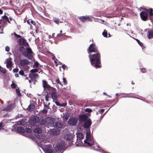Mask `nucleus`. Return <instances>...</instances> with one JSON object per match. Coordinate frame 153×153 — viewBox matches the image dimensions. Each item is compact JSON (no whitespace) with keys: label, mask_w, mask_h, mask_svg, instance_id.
Returning <instances> with one entry per match:
<instances>
[{"label":"nucleus","mask_w":153,"mask_h":153,"mask_svg":"<svg viewBox=\"0 0 153 153\" xmlns=\"http://www.w3.org/2000/svg\"><path fill=\"white\" fill-rule=\"evenodd\" d=\"M62 67L64 70L66 68V66L64 64L62 65Z\"/></svg>","instance_id":"60"},{"label":"nucleus","mask_w":153,"mask_h":153,"mask_svg":"<svg viewBox=\"0 0 153 153\" xmlns=\"http://www.w3.org/2000/svg\"><path fill=\"white\" fill-rule=\"evenodd\" d=\"M34 132L36 133L40 134L42 132V130L40 128H35L34 130Z\"/></svg>","instance_id":"29"},{"label":"nucleus","mask_w":153,"mask_h":153,"mask_svg":"<svg viewBox=\"0 0 153 153\" xmlns=\"http://www.w3.org/2000/svg\"><path fill=\"white\" fill-rule=\"evenodd\" d=\"M45 100L47 101H49L48 99L49 98L51 97V93L50 92V91H48L47 92V94L45 96Z\"/></svg>","instance_id":"25"},{"label":"nucleus","mask_w":153,"mask_h":153,"mask_svg":"<svg viewBox=\"0 0 153 153\" xmlns=\"http://www.w3.org/2000/svg\"><path fill=\"white\" fill-rule=\"evenodd\" d=\"M39 65V63L37 62H35L34 65H33V67L37 68L38 67Z\"/></svg>","instance_id":"38"},{"label":"nucleus","mask_w":153,"mask_h":153,"mask_svg":"<svg viewBox=\"0 0 153 153\" xmlns=\"http://www.w3.org/2000/svg\"><path fill=\"white\" fill-rule=\"evenodd\" d=\"M149 14L151 16H152L153 15V10L152 8L149 9Z\"/></svg>","instance_id":"30"},{"label":"nucleus","mask_w":153,"mask_h":153,"mask_svg":"<svg viewBox=\"0 0 153 153\" xmlns=\"http://www.w3.org/2000/svg\"><path fill=\"white\" fill-rule=\"evenodd\" d=\"M19 71V69L18 68H15L13 70V71L14 73H17Z\"/></svg>","instance_id":"52"},{"label":"nucleus","mask_w":153,"mask_h":153,"mask_svg":"<svg viewBox=\"0 0 153 153\" xmlns=\"http://www.w3.org/2000/svg\"><path fill=\"white\" fill-rule=\"evenodd\" d=\"M77 141L75 142V143H76V145L77 146H79L81 145L82 143V141L81 140V142L79 141V139H77Z\"/></svg>","instance_id":"31"},{"label":"nucleus","mask_w":153,"mask_h":153,"mask_svg":"<svg viewBox=\"0 0 153 153\" xmlns=\"http://www.w3.org/2000/svg\"><path fill=\"white\" fill-rule=\"evenodd\" d=\"M19 64L21 66H24L28 65L29 62L27 59H23L20 61Z\"/></svg>","instance_id":"17"},{"label":"nucleus","mask_w":153,"mask_h":153,"mask_svg":"<svg viewBox=\"0 0 153 153\" xmlns=\"http://www.w3.org/2000/svg\"><path fill=\"white\" fill-rule=\"evenodd\" d=\"M17 130L19 132L24 133L25 132V130L22 127H18L17 128Z\"/></svg>","instance_id":"28"},{"label":"nucleus","mask_w":153,"mask_h":153,"mask_svg":"<svg viewBox=\"0 0 153 153\" xmlns=\"http://www.w3.org/2000/svg\"><path fill=\"white\" fill-rule=\"evenodd\" d=\"M64 138L67 141L71 140L73 138L72 135L70 134H67L65 135Z\"/></svg>","instance_id":"22"},{"label":"nucleus","mask_w":153,"mask_h":153,"mask_svg":"<svg viewBox=\"0 0 153 153\" xmlns=\"http://www.w3.org/2000/svg\"><path fill=\"white\" fill-rule=\"evenodd\" d=\"M39 120L38 117L34 116L30 118L29 122L31 125L34 126L38 123Z\"/></svg>","instance_id":"5"},{"label":"nucleus","mask_w":153,"mask_h":153,"mask_svg":"<svg viewBox=\"0 0 153 153\" xmlns=\"http://www.w3.org/2000/svg\"><path fill=\"white\" fill-rule=\"evenodd\" d=\"M39 122L41 125L45 126L47 125L46 122H45V119H44L43 118H41L39 120Z\"/></svg>","instance_id":"27"},{"label":"nucleus","mask_w":153,"mask_h":153,"mask_svg":"<svg viewBox=\"0 0 153 153\" xmlns=\"http://www.w3.org/2000/svg\"><path fill=\"white\" fill-rule=\"evenodd\" d=\"M83 127L86 129L88 128L92 124V121L90 118H88L87 120L84 122Z\"/></svg>","instance_id":"10"},{"label":"nucleus","mask_w":153,"mask_h":153,"mask_svg":"<svg viewBox=\"0 0 153 153\" xmlns=\"http://www.w3.org/2000/svg\"><path fill=\"white\" fill-rule=\"evenodd\" d=\"M51 90L50 91V92L51 94V98L53 99V101L55 100H57L58 98V95L56 93V89L55 88H51Z\"/></svg>","instance_id":"4"},{"label":"nucleus","mask_w":153,"mask_h":153,"mask_svg":"<svg viewBox=\"0 0 153 153\" xmlns=\"http://www.w3.org/2000/svg\"><path fill=\"white\" fill-rule=\"evenodd\" d=\"M26 50L27 52H24L23 55L24 56H27L29 59L31 60L33 57L32 54L33 53V52L31 48L29 47L27 48Z\"/></svg>","instance_id":"2"},{"label":"nucleus","mask_w":153,"mask_h":153,"mask_svg":"<svg viewBox=\"0 0 153 153\" xmlns=\"http://www.w3.org/2000/svg\"><path fill=\"white\" fill-rule=\"evenodd\" d=\"M48 112V111L46 109H43L42 111V113H43V114H47V113Z\"/></svg>","instance_id":"49"},{"label":"nucleus","mask_w":153,"mask_h":153,"mask_svg":"<svg viewBox=\"0 0 153 153\" xmlns=\"http://www.w3.org/2000/svg\"><path fill=\"white\" fill-rule=\"evenodd\" d=\"M25 49V48L24 47L22 46L19 47V50L20 51L22 52Z\"/></svg>","instance_id":"45"},{"label":"nucleus","mask_w":153,"mask_h":153,"mask_svg":"<svg viewBox=\"0 0 153 153\" xmlns=\"http://www.w3.org/2000/svg\"><path fill=\"white\" fill-rule=\"evenodd\" d=\"M102 34L104 37H107V32L105 30L103 32Z\"/></svg>","instance_id":"37"},{"label":"nucleus","mask_w":153,"mask_h":153,"mask_svg":"<svg viewBox=\"0 0 153 153\" xmlns=\"http://www.w3.org/2000/svg\"><path fill=\"white\" fill-rule=\"evenodd\" d=\"M14 34L17 38H20L21 37V36L20 35L17 34L15 32L14 33Z\"/></svg>","instance_id":"44"},{"label":"nucleus","mask_w":153,"mask_h":153,"mask_svg":"<svg viewBox=\"0 0 153 153\" xmlns=\"http://www.w3.org/2000/svg\"><path fill=\"white\" fill-rule=\"evenodd\" d=\"M141 71L143 73H145L146 72V70L145 68H142L141 69Z\"/></svg>","instance_id":"57"},{"label":"nucleus","mask_w":153,"mask_h":153,"mask_svg":"<svg viewBox=\"0 0 153 153\" xmlns=\"http://www.w3.org/2000/svg\"><path fill=\"white\" fill-rule=\"evenodd\" d=\"M38 71V70L37 68H35L34 69H32L30 71V72L32 73H34L36 72H37Z\"/></svg>","instance_id":"35"},{"label":"nucleus","mask_w":153,"mask_h":153,"mask_svg":"<svg viewBox=\"0 0 153 153\" xmlns=\"http://www.w3.org/2000/svg\"><path fill=\"white\" fill-rule=\"evenodd\" d=\"M39 75L37 74L36 73H31L29 75V77L33 80H35L36 78L38 77Z\"/></svg>","instance_id":"20"},{"label":"nucleus","mask_w":153,"mask_h":153,"mask_svg":"<svg viewBox=\"0 0 153 153\" xmlns=\"http://www.w3.org/2000/svg\"><path fill=\"white\" fill-rule=\"evenodd\" d=\"M64 119V120L65 121H66L68 119V116H65Z\"/></svg>","instance_id":"61"},{"label":"nucleus","mask_w":153,"mask_h":153,"mask_svg":"<svg viewBox=\"0 0 153 153\" xmlns=\"http://www.w3.org/2000/svg\"><path fill=\"white\" fill-rule=\"evenodd\" d=\"M104 109H101L100 110V111H99L100 112V113L102 114L103 112L104 111Z\"/></svg>","instance_id":"59"},{"label":"nucleus","mask_w":153,"mask_h":153,"mask_svg":"<svg viewBox=\"0 0 153 153\" xmlns=\"http://www.w3.org/2000/svg\"><path fill=\"white\" fill-rule=\"evenodd\" d=\"M16 92L17 94L18 95V96H21V94L19 91V89L17 88L16 89Z\"/></svg>","instance_id":"36"},{"label":"nucleus","mask_w":153,"mask_h":153,"mask_svg":"<svg viewBox=\"0 0 153 153\" xmlns=\"http://www.w3.org/2000/svg\"><path fill=\"white\" fill-rule=\"evenodd\" d=\"M148 38L149 39L153 38V30H152L148 31L147 34Z\"/></svg>","instance_id":"24"},{"label":"nucleus","mask_w":153,"mask_h":153,"mask_svg":"<svg viewBox=\"0 0 153 153\" xmlns=\"http://www.w3.org/2000/svg\"><path fill=\"white\" fill-rule=\"evenodd\" d=\"M66 105V104L65 103H63L62 105H61L60 106H65Z\"/></svg>","instance_id":"63"},{"label":"nucleus","mask_w":153,"mask_h":153,"mask_svg":"<svg viewBox=\"0 0 153 153\" xmlns=\"http://www.w3.org/2000/svg\"><path fill=\"white\" fill-rule=\"evenodd\" d=\"M25 132L27 133H31L32 132V130L29 128H26L25 130Z\"/></svg>","instance_id":"32"},{"label":"nucleus","mask_w":153,"mask_h":153,"mask_svg":"<svg viewBox=\"0 0 153 153\" xmlns=\"http://www.w3.org/2000/svg\"><path fill=\"white\" fill-rule=\"evenodd\" d=\"M44 108L46 110L48 109L49 108V107L46 104H44Z\"/></svg>","instance_id":"48"},{"label":"nucleus","mask_w":153,"mask_h":153,"mask_svg":"<svg viewBox=\"0 0 153 153\" xmlns=\"http://www.w3.org/2000/svg\"><path fill=\"white\" fill-rule=\"evenodd\" d=\"M78 117L79 122L80 123H83L88 119V116L86 114H79Z\"/></svg>","instance_id":"8"},{"label":"nucleus","mask_w":153,"mask_h":153,"mask_svg":"<svg viewBox=\"0 0 153 153\" xmlns=\"http://www.w3.org/2000/svg\"><path fill=\"white\" fill-rule=\"evenodd\" d=\"M85 111L86 112L90 113L92 111V110L90 108H87L85 109Z\"/></svg>","instance_id":"40"},{"label":"nucleus","mask_w":153,"mask_h":153,"mask_svg":"<svg viewBox=\"0 0 153 153\" xmlns=\"http://www.w3.org/2000/svg\"><path fill=\"white\" fill-rule=\"evenodd\" d=\"M16 85L13 82L12 83L11 85V87L12 88H15L16 87Z\"/></svg>","instance_id":"34"},{"label":"nucleus","mask_w":153,"mask_h":153,"mask_svg":"<svg viewBox=\"0 0 153 153\" xmlns=\"http://www.w3.org/2000/svg\"><path fill=\"white\" fill-rule=\"evenodd\" d=\"M5 50L7 52H9L10 50V47L8 46H7L5 48Z\"/></svg>","instance_id":"54"},{"label":"nucleus","mask_w":153,"mask_h":153,"mask_svg":"<svg viewBox=\"0 0 153 153\" xmlns=\"http://www.w3.org/2000/svg\"><path fill=\"white\" fill-rule=\"evenodd\" d=\"M54 119L51 117H48L45 119V122L47 125V124H51L53 125Z\"/></svg>","instance_id":"18"},{"label":"nucleus","mask_w":153,"mask_h":153,"mask_svg":"<svg viewBox=\"0 0 153 153\" xmlns=\"http://www.w3.org/2000/svg\"><path fill=\"white\" fill-rule=\"evenodd\" d=\"M19 74L22 76L25 75L24 72L23 71L21 70L19 72Z\"/></svg>","instance_id":"46"},{"label":"nucleus","mask_w":153,"mask_h":153,"mask_svg":"<svg viewBox=\"0 0 153 153\" xmlns=\"http://www.w3.org/2000/svg\"><path fill=\"white\" fill-rule=\"evenodd\" d=\"M57 60H58L57 59H56V60H55L54 61V63L56 64V66H57L58 65L57 62L56 61H57Z\"/></svg>","instance_id":"58"},{"label":"nucleus","mask_w":153,"mask_h":153,"mask_svg":"<svg viewBox=\"0 0 153 153\" xmlns=\"http://www.w3.org/2000/svg\"><path fill=\"white\" fill-rule=\"evenodd\" d=\"M4 126V124L1 122L0 123V129L2 128V127H3Z\"/></svg>","instance_id":"51"},{"label":"nucleus","mask_w":153,"mask_h":153,"mask_svg":"<svg viewBox=\"0 0 153 153\" xmlns=\"http://www.w3.org/2000/svg\"><path fill=\"white\" fill-rule=\"evenodd\" d=\"M77 139H79V141L81 142V140L84 138L83 134L81 133H79L77 135Z\"/></svg>","instance_id":"26"},{"label":"nucleus","mask_w":153,"mask_h":153,"mask_svg":"<svg viewBox=\"0 0 153 153\" xmlns=\"http://www.w3.org/2000/svg\"><path fill=\"white\" fill-rule=\"evenodd\" d=\"M12 59L11 57L6 59V67L7 68H10L12 65V62L11 61Z\"/></svg>","instance_id":"19"},{"label":"nucleus","mask_w":153,"mask_h":153,"mask_svg":"<svg viewBox=\"0 0 153 153\" xmlns=\"http://www.w3.org/2000/svg\"><path fill=\"white\" fill-rule=\"evenodd\" d=\"M53 126L56 128H61L63 126V124L60 122L54 123H53Z\"/></svg>","instance_id":"21"},{"label":"nucleus","mask_w":153,"mask_h":153,"mask_svg":"<svg viewBox=\"0 0 153 153\" xmlns=\"http://www.w3.org/2000/svg\"><path fill=\"white\" fill-rule=\"evenodd\" d=\"M0 71L4 74H5L6 72V70L4 68H2L1 69H0Z\"/></svg>","instance_id":"33"},{"label":"nucleus","mask_w":153,"mask_h":153,"mask_svg":"<svg viewBox=\"0 0 153 153\" xmlns=\"http://www.w3.org/2000/svg\"><path fill=\"white\" fill-rule=\"evenodd\" d=\"M3 18V19H6V21L7 20H8V19H9L7 17V16H5V15H4V16L3 17H2Z\"/></svg>","instance_id":"56"},{"label":"nucleus","mask_w":153,"mask_h":153,"mask_svg":"<svg viewBox=\"0 0 153 153\" xmlns=\"http://www.w3.org/2000/svg\"><path fill=\"white\" fill-rule=\"evenodd\" d=\"M35 109V106L32 103L30 104L27 108L28 111H33Z\"/></svg>","instance_id":"23"},{"label":"nucleus","mask_w":153,"mask_h":153,"mask_svg":"<svg viewBox=\"0 0 153 153\" xmlns=\"http://www.w3.org/2000/svg\"><path fill=\"white\" fill-rule=\"evenodd\" d=\"M140 16L142 20L146 21L148 20V15L146 13L143 11H142L140 13Z\"/></svg>","instance_id":"12"},{"label":"nucleus","mask_w":153,"mask_h":153,"mask_svg":"<svg viewBox=\"0 0 153 153\" xmlns=\"http://www.w3.org/2000/svg\"><path fill=\"white\" fill-rule=\"evenodd\" d=\"M65 33H58L56 37H59L61 36H64L65 35Z\"/></svg>","instance_id":"47"},{"label":"nucleus","mask_w":153,"mask_h":153,"mask_svg":"<svg viewBox=\"0 0 153 153\" xmlns=\"http://www.w3.org/2000/svg\"><path fill=\"white\" fill-rule=\"evenodd\" d=\"M78 118L75 117H71L68 120V124L70 126L76 125L77 123Z\"/></svg>","instance_id":"7"},{"label":"nucleus","mask_w":153,"mask_h":153,"mask_svg":"<svg viewBox=\"0 0 153 153\" xmlns=\"http://www.w3.org/2000/svg\"><path fill=\"white\" fill-rule=\"evenodd\" d=\"M30 19H28V20H27V23H28V24L29 25H30Z\"/></svg>","instance_id":"62"},{"label":"nucleus","mask_w":153,"mask_h":153,"mask_svg":"<svg viewBox=\"0 0 153 153\" xmlns=\"http://www.w3.org/2000/svg\"><path fill=\"white\" fill-rule=\"evenodd\" d=\"M63 82H64V85H66L68 84V82L65 78H63Z\"/></svg>","instance_id":"41"},{"label":"nucleus","mask_w":153,"mask_h":153,"mask_svg":"<svg viewBox=\"0 0 153 153\" xmlns=\"http://www.w3.org/2000/svg\"><path fill=\"white\" fill-rule=\"evenodd\" d=\"M136 40L137 41V42L138 43L139 45L141 46V47H142L143 46V44L142 43V42H141L138 39H136Z\"/></svg>","instance_id":"39"},{"label":"nucleus","mask_w":153,"mask_h":153,"mask_svg":"<svg viewBox=\"0 0 153 153\" xmlns=\"http://www.w3.org/2000/svg\"><path fill=\"white\" fill-rule=\"evenodd\" d=\"M42 86L44 89H48V91H50L51 90V88H53V87H51L50 85L48 84L47 82L45 80H43Z\"/></svg>","instance_id":"16"},{"label":"nucleus","mask_w":153,"mask_h":153,"mask_svg":"<svg viewBox=\"0 0 153 153\" xmlns=\"http://www.w3.org/2000/svg\"><path fill=\"white\" fill-rule=\"evenodd\" d=\"M64 145L62 143H60L56 145L54 148L56 152H61L64 147Z\"/></svg>","instance_id":"15"},{"label":"nucleus","mask_w":153,"mask_h":153,"mask_svg":"<svg viewBox=\"0 0 153 153\" xmlns=\"http://www.w3.org/2000/svg\"><path fill=\"white\" fill-rule=\"evenodd\" d=\"M56 82L57 83H58L59 84L61 85L62 86L63 85L62 83L60 82L59 79H56Z\"/></svg>","instance_id":"42"},{"label":"nucleus","mask_w":153,"mask_h":153,"mask_svg":"<svg viewBox=\"0 0 153 153\" xmlns=\"http://www.w3.org/2000/svg\"><path fill=\"white\" fill-rule=\"evenodd\" d=\"M45 150L46 153H53V149H52L51 145L49 144L45 146Z\"/></svg>","instance_id":"13"},{"label":"nucleus","mask_w":153,"mask_h":153,"mask_svg":"<svg viewBox=\"0 0 153 153\" xmlns=\"http://www.w3.org/2000/svg\"><path fill=\"white\" fill-rule=\"evenodd\" d=\"M30 22L32 24L34 25H36V22L33 20H31V19H30Z\"/></svg>","instance_id":"50"},{"label":"nucleus","mask_w":153,"mask_h":153,"mask_svg":"<svg viewBox=\"0 0 153 153\" xmlns=\"http://www.w3.org/2000/svg\"><path fill=\"white\" fill-rule=\"evenodd\" d=\"M78 19L81 21L83 22H86L87 21H91V18L89 16H80L79 17Z\"/></svg>","instance_id":"14"},{"label":"nucleus","mask_w":153,"mask_h":153,"mask_svg":"<svg viewBox=\"0 0 153 153\" xmlns=\"http://www.w3.org/2000/svg\"><path fill=\"white\" fill-rule=\"evenodd\" d=\"M15 76L16 77H18L19 76V75L18 74H16L15 75Z\"/></svg>","instance_id":"64"},{"label":"nucleus","mask_w":153,"mask_h":153,"mask_svg":"<svg viewBox=\"0 0 153 153\" xmlns=\"http://www.w3.org/2000/svg\"><path fill=\"white\" fill-rule=\"evenodd\" d=\"M54 102H55V104L57 106H61V104L58 102H57V100H55Z\"/></svg>","instance_id":"55"},{"label":"nucleus","mask_w":153,"mask_h":153,"mask_svg":"<svg viewBox=\"0 0 153 153\" xmlns=\"http://www.w3.org/2000/svg\"><path fill=\"white\" fill-rule=\"evenodd\" d=\"M15 104L13 103L8 105L7 107H4L2 109L3 111H10L15 107Z\"/></svg>","instance_id":"9"},{"label":"nucleus","mask_w":153,"mask_h":153,"mask_svg":"<svg viewBox=\"0 0 153 153\" xmlns=\"http://www.w3.org/2000/svg\"><path fill=\"white\" fill-rule=\"evenodd\" d=\"M86 138V140H85L84 141L85 143L87 144L90 147H91L94 145V142L93 139L90 138V136H88L87 135Z\"/></svg>","instance_id":"6"},{"label":"nucleus","mask_w":153,"mask_h":153,"mask_svg":"<svg viewBox=\"0 0 153 153\" xmlns=\"http://www.w3.org/2000/svg\"><path fill=\"white\" fill-rule=\"evenodd\" d=\"M18 42L20 45H23L24 46H29V45L27 42L26 40L25 39L20 38L18 40Z\"/></svg>","instance_id":"11"},{"label":"nucleus","mask_w":153,"mask_h":153,"mask_svg":"<svg viewBox=\"0 0 153 153\" xmlns=\"http://www.w3.org/2000/svg\"><path fill=\"white\" fill-rule=\"evenodd\" d=\"M54 22L56 24L59 25V19H55L54 20Z\"/></svg>","instance_id":"43"},{"label":"nucleus","mask_w":153,"mask_h":153,"mask_svg":"<svg viewBox=\"0 0 153 153\" xmlns=\"http://www.w3.org/2000/svg\"><path fill=\"white\" fill-rule=\"evenodd\" d=\"M88 53L89 54H90L91 53H96L99 52L97 48L96 47L94 44H91L89 46L87 50Z\"/></svg>","instance_id":"3"},{"label":"nucleus","mask_w":153,"mask_h":153,"mask_svg":"<svg viewBox=\"0 0 153 153\" xmlns=\"http://www.w3.org/2000/svg\"><path fill=\"white\" fill-rule=\"evenodd\" d=\"M88 57L92 66L97 69L101 68V55L99 51L93 54H90Z\"/></svg>","instance_id":"1"},{"label":"nucleus","mask_w":153,"mask_h":153,"mask_svg":"<svg viewBox=\"0 0 153 153\" xmlns=\"http://www.w3.org/2000/svg\"><path fill=\"white\" fill-rule=\"evenodd\" d=\"M141 8L144 10L146 12H149V9H147V8H145V7H142Z\"/></svg>","instance_id":"53"}]
</instances>
